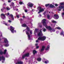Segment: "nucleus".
Instances as JSON below:
<instances>
[{"label":"nucleus","instance_id":"774afa93","mask_svg":"<svg viewBox=\"0 0 64 64\" xmlns=\"http://www.w3.org/2000/svg\"><path fill=\"white\" fill-rule=\"evenodd\" d=\"M2 63H4V61H2Z\"/></svg>","mask_w":64,"mask_h":64},{"label":"nucleus","instance_id":"4be33fe9","mask_svg":"<svg viewBox=\"0 0 64 64\" xmlns=\"http://www.w3.org/2000/svg\"><path fill=\"white\" fill-rule=\"evenodd\" d=\"M4 42L5 43H8V40L7 39H5L4 40Z\"/></svg>","mask_w":64,"mask_h":64},{"label":"nucleus","instance_id":"0e129e2a","mask_svg":"<svg viewBox=\"0 0 64 64\" xmlns=\"http://www.w3.org/2000/svg\"><path fill=\"white\" fill-rule=\"evenodd\" d=\"M16 10L18 11V8H17L16 9Z\"/></svg>","mask_w":64,"mask_h":64},{"label":"nucleus","instance_id":"ddd939ff","mask_svg":"<svg viewBox=\"0 0 64 64\" xmlns=\"http://www.w3.org/2000/svg\"><path fill=\"white\" fill-rule=\"evenodd\" d=\"M22 27H27L28 26H27L26 24L24 23L22 25Z\"/></svg>","mask_w":64,"mask_h":64},{"label":"nucleus","instance_id":"6ab92c4d","mask_svg":"<svg viewBox=\"0 0 64 64\" xmlns=\"http://www.w3.org/2000/svg\"><path fill=\"white\" fill-rule=\"evenodd\" d=\"M49 48H50V46L49 45H48L47 46L46 48V51H47V50H49Z\"/></svg>","mask_w":64,"mask_h":64},{"label":"nucleus","instance_id":"bb28decb","mask_svg":"<svg viewBox=\"0 0 64 64\" xmlns=\"http://www.w3.org/2000/svg\"><path fill=\"white\" fill-rule=\"evenodd\" d=\"M3 54V51H0V55H2Z\"/></svg>","mask_w":64,"mask_h":64},{"label":"nucleus","instance_id":"473e14b6","mask_svg":"<svg viewBox=\"0 0 64 64\" xmlns=\"http://www.w3.org/2000/svg\"><path fill=\"white\" fill-rule=\"evenodd\" d=\"M19 4L20 5H22V4H23V2H19Z\"/></svg>","mask_w":64,"mask_h":64},{"label":"nucleus","instance_id":"f3484780","mask_svg":"<svg viewBox=\"0 0 64 64\" xmlns=\"http://www.w3.org/2000/svg\"><path fill=\"white\" fill-rule=\"evenodd\" d=\"M38 40H39L40 41H42V36H40L38 37Z\"/></svg>","mask_w":64,"mask_h":64},{"label":"nucleus","instance_id":"9d476101","mask_svg":"<svg viewBox=\"0 0 64 64\" xmlns=\"http://www.w3.org/2000/svg\"><path fill=\"white\" fill-rule=\"evenodd\" d=\"M42 41H43L45 40L46 39V37L45 36H42Z\"/></svg>","mask_w":64,"mask_h":64},{"label":"nucleus","instance_id":"0eeeda50","mask_svg":"<svg viewBox=\"0 0 64 64\" xmlns=\"http://www.w3.org/2000/svg\"><path fill=\"white\" fill-rule=\"evenodd\" d=\"M44 11V8H40V10H39V12H38V14H40V12Z\"/></svg>","mask_w":64,"mask_h":64},{"label":"nucleus","instance_id":"cd10ccee","mask_svg":"<svg viewBox=\"0 0 64 64\" xmlns=\"http://www.w3.org/2000/svg\"><path fill=\"white\" fill-rule=\"evenodd\" d=\"M47 18L48 19H49L50 18V16L49 14H48L47 16Z\"/></svg>","mask_w":64,"mask_h":64},{"label":"nucleus","instance_id":"9b49d317","mask_svg":"<svg viewBox=\"0 0 64 64\" xmlns=\"http://www.w3.org/2000/svg\"><path fill=\"white\" fill-rule=\"evenodd\" d=\"M45 47L44 46H42V49L40 50V52H42V51H43L45 49Z\"/></svg>","mask_w":64,"mask_h":64},{"label":"nucleus","instance_id":"052dcab7","mask_svg":"<svg viewBox=\"0 0 64 64\" xmlns=\"http://www.w3.org/2000/svg\"><path fill=\"white\" fill-rule=\"evenodd\" d=\"M25 16H23V18H25Z\"/></svg>","mask_w":64,"mask_h":64},{"label":"nucleus","instance_id":"6e6552de","mask_svg":"<svg viewBox=\"0 0 64 64\" xmlns=\"http://www.w3.org/2000/svg\"><path fill=\"white\" fill-rule=\"evenodd\" d=\"M54 18L55 19H58L59 18V16L58 15L55 14L54 15Z\"/></svg>","mask_w":64,"mask_h":64},{"label":"nucleus","instance_id":"393cba45","mask_svg":"<svg viewBox=\"0 0 64 64\" xmlns=\"http://www.w3.org/2000/svg\"><path fill=\"white\" fill-rule=\"evenodd\" d=\"M4 46L5 47H8L9 46V45L8 43H7V44H5L4 45Z\"/></svg>","mask_w":64,"mask_h":64},{"label":"nucleus","instance_id":"4468645a","mask_svg":"<svg viewBox=\"0 0 64 64\" xmlns=\"http://www.w3.org/2000/svg\"><path fill=\"white\" fill-rule=\"evenodd\" d=\"M37 53V51L35 50H34L33 51V54L34 55H35Z\"/></svg>","mask_w":64,"mask_h":64},{"label":"nucleus","instance_id":"5701e85b","mask_svg":"<svg viewBox=\"0 0 64 64\" xmlns=\"http://www.w3.org/2000/svg\"><path fill=\"white\" fill-rule=\"evenodd\" d=\"M41 58H38L37 59V60L38 61H41Z\"/></svg>","mask_w":64,"mask_h":64},{"label":"nucleus","instance_id":"b1692460","mask_svg":"<svg viewBox=\"0 0 64 64\" xmlns=\"http://www.w3.org/2000/svg\"><path fill=\"white\" fill-rule=\"evenodd\" d=\"M50 8H54V6L53 5H52V4H50Z\"/></svg>","mask_w":64,"mask_h":64},{"label":"nucleus","instance_id":"3c124183","mask_svg":"<svg viewBox=\"0 0 64 64\" xmlns=\"http://www.w3.org/2000/svg\"><path fill=\"white\" fill-rule=\"evenodd\" d=\"M55 6H58V4H55Z\"/></svg>","mask_w":64,"mask_h":64},{"label":"nucleus","instance_id":"7ed1b4c3","mask_svg":"<svg viewBox=\"0 0 64 64\" xmlns=\"http://www.w3.org/2000/svg\"><path fill=\"white\" fill-rule=\"evenodd\" d=\"M27 6L28 7L32 8L33 6V4L31 2H29Z\"/></svg>","mask_w":64,"mask_h":64},{"label":"nucleus","instance_id":"1a4fd4ad","mask_svg":"<svg viewBox=\"0 0 64 64\" xmlns=\"http://www.w3.org/2000/svg\"><path fill=\"white\" fill-rule=\"evenodd\" d=\"M2 59L3 61H5V57L3 56H2V57L0 56V61H1Z\"/></svg>","mask_w":64,"mask_h":64},{"label":"nucleus","instance_id":"a211bd4d","mask_svg":"<svg viewBox=\"0 0 64 64\" xmlns=\"http://www.w3.org/2000/svg\"><path fill=\"white\" fill-rule=\"evenodd\" d=\"M38 36H42L43 35V34L42 33L39 32L38 34Z\"/></svg>","mask_w":64,"mask_h":64},{"label":"nucleus","instance_id":"8fccbe9b","mask_svg":"<svg viewBox=\"0 0 64 64\" xmlns=\"http://www.w3.org/2000/svg\"><path fill=\"white\" fill-rule=\"evenodd\" d=\"M4 24L6 26H8V24H7V23H4Z\"/></svg>","mask_w":64,"mask_h":64},{"label":"nucleus","instance_id":"c9c22d12","mask_svg":"<svg viewBox=\"0 0 64 64\" xmlns=\"http://www.w3.org/2000/svg\"><path fill=\"white\" fill-rule=\"evenodd\" d=\"M26 57L25 56L24 54L23 55V56H22V59H24V58Z\"/></svg>","mask_w":64,"mask_h":64},{"label":"nucleus","instance_id":"79ce46f5","mask_svg":"<svg viewBox=\"0 0 64 64\" xmlns=\"http://www.w3.org/2000/svg\"><path fill=\"white\" fill-rule=\"evenodd\" d=\"M4 10V9L2 8L1 9V11H2V12H3Z\"/></svg>","mask_w":64,"mask_h":64},{"label":"nucleus","instance_id":"f257e3e1","mask_svg":"<svg viewBox=\"0 0 64 64\" xmlns=\"http://www.w3.org/2000/svg\"><path fill=\"white\" fill-rule=\"evenodd\" d=\"M26 29L27 30V31H26V34L28 35V40H30V34H29V33L28 32H30V29L27 26L26 27Z\"/></svg>","mask_w":64,"mask_h":64},{"label":"nucleus","instance_id":"bf43d9fd","mask_svg":"<svg viewBox=\"0 0 64 64\" xmlns=\"http://www.w3.org/2000/svg\"><path fill=\"white\" fill-rule=\"evenodd\" d=\"M39 16H40V17H41V16H42L41 14H40L39 15Z\"/></svg>","mask_w":64,"mask_h":64},{"label":"nucleus","instance_id":"4c0bfd02","mask_svg":"<svg viewBox=\"0 0 64 64\" xmlns=\"http://www.w3.org/2000/svg\"><path fill=\"white\" fill-rule=\"evenodd\" d=\"M6 9L7 10H10V9L9 8H6Z\"/></svg>","mask_w":64,"mask_h":64},{"label":"nucleus","instance_id":"09e8293b","mask_svg":"<svg viewBox=\"0 0 64 64\" xmlns=\"http://www.w3.org/2000/svg\"><path fill=\"white\" fill-rule=\"evenodd\" d=\"M8 2L9 3H10V2H11V0H8Z\"/></svg>","mask_w":64,"mask_h":64},{"label":"nucleus","instance_id":"39448f33","mask_svg":"<svg viewBox=\"0 0 64 64\" xmlns=\"http://www.w3.org/2000/svg\"><path fill=\"white\" fill-rule=\"evenodd\" d=\"M45 27L47 29H48V30H51L52 29L51 28V27L50 26H45Z\"/></svg>","mask_w":64,"mask_h":64},{"label":"nucleus","instance_id":"dca6fc26","mask_svg":"<svg viewBox=\"0 0 64 64\" xmlns=\"http://www.w3.org/2000/svg\"><path fill=\"white\" fill-rule=\"evenodd\" d=\"M60 35H63V37H64V31H63L62 30L60 34Z\"/></svg>","mask_w":64,"mask_h":64},{"label":"nucleus","instance_id":"aec40b11","mask_svg":"<svg viewBox=\"0 0 64 64\" xmlns=\"http://www.w3.org/2000/svg\"><path fill=\"white\" fill-rule=\"evenodd\" d=\"M64 6H60L58 8H60V9H64Z\"/></svg>","mask_w":64,"mask_h":64},{"label":"nucleus","instance_id":"13d9d810","mask_svg":"<svg viewBox=\"0 0 64 64\" xmlns=\"http://www.w3.org/2000/svg\"><path fill=\"white\" fill-rule=\"evenodd\" d=\"M12 5H14V3H13V2H12Z\"/></svg>","mask_w":64,"mask_h":64},{"label":"nucleus","instance_id":"c85d7f7f","mask_svg":"<svg viewBox=\"0 0 64 64\" xmlns=\"http://www.w3.org/2000/svg\"><path fill=\"white\" fill-rule=\"evenodd\" d=\"M38 29H37V28L35 30V32H37L38 31Z\"/></svg>","mask_w":64,"mask_h":64},{"label":"nucleus","instance_id":"5fc2aeb1","mask_svg":"<svg viewBox=\"0 0 64 64\" xmlns=\"http://www.w3.org/2000/svg\"><path fill=\"white\" fill-rule=\"evenodd\" d=\"M58 10L60 11H61V9H58Z\"/></svg>","mask_w":64,"mask_h":64},{"label":"nucleus","instance_id":"e433bc0d","mask_svg":"<svg viewBox=\"0 0 64 64\" xmlns=\"http://www.w3.org/2000/svg\"><path fill=\"white\" fill-rule=\"evenodd\" d=\"M30 33L31 34H32V30H30Z\"/></svg>","mask_w":64,"mask_h":64},{"label":"nucleus","instance_id":"2eb2a0df","mask_svg":"<svg viewBox=\"0 0 64 64\" xmlns=\"http://www.w3.org/2000/svg\"><path fill=\"white\" fill-rule=\"evenodd\" d=\"M10 16L12 20H14V16H13V15L12 14H10Z\"/></svg>","mask_w":64,"mask_h":64},{"label":"nucleus","instance_id":"6e6d98bb","mask_svg":"<svg viewBox=\"0 0 64 64\" xmlns=\"http://www.w3.org/2000/svg\"><path fill=\"white\" fill-rule=\"evenodd\" d=\"M38 40H36V43H37V42H38Z\"/></svg>","mask_w":64,"mask_h":64},{"label":"nucleus","instance_id":"412c9836","mask_svg":"<svg viewBox=\"0 0 64 64\" xmlns=\"http://www.w3.org/2000/svg\"><path fill=\"white\" fill-rule=\"evenodd\" d=\"M26 57H29V53H28L27 54H24Z\"/></svg>","mask_w":64,"mask_h":64},{"label":"nucleus","instance_id":"680f3d73","mask_svg":"<svg viewBox=\"0 0 64 64\" xmlns=\"http://www.w3.org/2000/svg\"><path fill=\"white\" fill-rule=\"evenodd\" d=\"M40 33H42V31H41V30H40Z\"/></svg>","mask_w":64,"mask_h":64},{"label":"nucleus","instance_id":"f8f14e48","mask_svg":"<svg viewBox=\"0 0 64 64\" xmlns=\"http://www.w3.org/2000/svg\"><path fill=\"white\" fill-rule=\"evenodd\" d=\"M16 64H24L23 62L22 61H19L16 63Z\"/></svg>","mask_w":64,"mask_h":64},{"label":"nucleus","instance_id":"a19ab883","mask_svg":"<svg viewBox=\"0 0 64 64\" xmlns=\"http://www.w3.org/2000/svg\"><path fill=\"white\" fill-rule=\"evenodd\" d=\"M52 22L53 23H56V22L54 21H52Z\"/></svg>","mask_w":64,"mask_h":64},{"label":"nucleus","instance_id":"72a5a7b5","mask_svg":"<svg viewBox=\"0 0 64 64\" xmlns=\"http://www.w3.org/2000/svg\"><path fill=\"white\" fill-rule=\"evenodd\" d=\"M57 29H58L59 30H60V29H61V28L59 27H57Z\"/></svg>","mask_w":64,"mask_h":64},{"label":"nucleus","instance_id":"20e7f679","mask_svg":"<svg viewBox=\"0 0 64 64\" xmlns=\"http://www.w3.org/2000/svg\"><path fill=\"white\" fill-rule=\"evenodd\" d=\"M10 29L12 32V33H14V28L12 26H10Z\"/></svg>","mask_w":64,"mask_h":64},{"label":"nucleus","instance_id":"37998d69","mask_svg":"<svg viewBox=\"0 0 64 64\" xmlns=\"http://www.w3.org/2000/svg\"><path fill=\"white\" fill-rule=\"evenodd\" d=\"M62 16L63 15H64V12H62Z\"/></svg>","mask_w":64,"mask_h":64},{"label":"nucleus","instance_id":"c756f323","mask_svg":"<svg viewBox=\"0 0 64 64\" xmlns=\"http://www.w3.org/2000/svg\"><path fill=\"white\" fill-rule=\"evenodd\" d=\"M49 5H50V4H46L45 5V6L46 7H48V6H49Z\"/></svg>","mask_w":64,"mask_h":64},{"label":"nucleus","instance_id":"2f4dec72","mask_svg":"<svg viewBox=\"0 0 64 64\" xmlns=\"http://www.w3.org/2000/svg\"><path fill=\"white\" fill-rule=\"evenodd\" d=\"M46 29L44 28L43 29V31H44V32H46Z\"/></svg>","mask_w":64,"mask_h":64},{"label":"nucleus","instance_id":"864d4df0","mask_svg":"<svg viewBox=\"0 0 64 64\" xmlns=\"http://www.w3.org/2000/svg\"><path fill=\"white\" fill-rule=\"evenodd\" d=\"M20 21H23V19L22 18H20Z\"/></svg>","mask_w":64,"mask_h":64},{"label":"nucleus","instance_id":"f704fd0d","mask_svg":"<svg viewBox=\"0 0 64 64\" xmlns=\"http://www.w3.org/2000/svg\"><path fill=\"white\" fill-rule=\"evenodd\" d=\"M49 62L48 61L47 62L46 61H45L44 63H46V64H47Z\"/></svg>","mask_w":64,"mask_h":64},{"label":"nucleus","instance_id":"69168bd1","mask_svg":"<svg viewBox=\"0 0 64 64\" xmlns=\"http://www.w3.org/2000/svg\"><path fill=\"white\" fill-rule=\"evenodd\" d=\"M14 32H15V33H16V30H15L14 31Z\"/></svg>","mask_w":64,"mask_h":64},{"label":"nucleus","instance_id":"ea45409f","mask_svg":"<svg viewBox=\"0 0 64 64\" xmlns=\"http://www.w3.org/2000/svg\"><path fill=\"white\" fill-rule=\"evenodd\" d=\"M24 11H25V12H28V10H24Z\"/></svg>","mask_w":64,"mask_h":64},{"label":"nucleus","instance_id":"338daca9","mask_svg":"<svg viewBox=\"0 0 64 64\" xmlns=\"http://www.w3.org/2000/svg\"><path fill=\"white\" fill-rule=\"evenodd\" d=\"M3 8L4 9H6V8H5V7H4V8Z\"/></svg>","mask_w":64,"mask_h":64},{"label":"nucleus","instance_id":"603ef678","mask_svg":"<svg viewBox=\"0 0 64 64\" xmlns=\"http://www.w3.org/2000/svg\"><path fill=\"white\" fill-rule=\"evenodd\" d=\"M39 47V46H37L36 47V49H38Z\"/></svg>","mask_w":64,"mask_h":64},{"label":"nucleus","instance_id":"e2e57ef3","mask_svg":"<svg viewBox=\"0 0 64 64\" xmlns=\"http://www.w3.org/2000/svg\"><path fill=\"white\" fill-rule=\"evenodd\" d=\"M38 45V44H36L35 45L36 46H37Z\"/></svg>","mask_w":64,"mask_h":64},{"label":"nucleus","instance_id":"7c9ffc66","mask_svg":"<svg viewBox=\"0 0 64 64\" xmlns=\"http://www.w3.org/2000/svg\"><path fill=\"white\" fill-rule=\"evenodd\" d=\"M41 8V7L40 6H38L37 8V9H38V10L39 11V10H40V8Z\"/></svg>","mask_w":64,"mask_h":64},{"label":"nucleus","instance_id":"4d7b16f0","mask_svg":"<svg viewBox=\"0 0 64 64\" xmlns=\"http://www.w3.org/2000/svg\"><path fill=\"white\" fill-rule=\"evenodd\" d=\"M9 56V55H6V57H8V56Z\"/></svg>","mask_w":64,"mask_h":64},{"label":"nucleus","instance_id":"a878e982","mask_svg":"<svg viewBox=\"0 0 64 64\" xmlns=\"http://www.w3.org/2000/svg\"><path fill=\"white\" fill-rule=\"evenodd\" d=\"M6 52H7V50H4L3 52V54H5L6 53Z\"/></svg>","mask_w":64,"mask_h":64},{"label":"nucleus","instance_id":"de8ad7c7","mask_svg":"<svg viewBox=\"0 0 64 64\" xmlns=\"http://www.w3.org/2000/svg\"><path fill=\"white\" fill-rule=\"evenodd\" d=\"M8 22H9L10 23H11V22H11V21L10 20H8Z\"/></svg>","mask_w":64,"mask_h":64},{"label":"nucleus","instance_id":"f03ea898","mask_svg":"<svg viewBox=\"0 0 64 64\" xmlns=\"http://www.w3.org/2000/svg\"><path fill=\"white\" fill-rule=\"evenodd\" d=\"M46 20L45 19H44L42 20V22L44 26H46Z\"/></svg>","mask_w":64,"mask_h":64},{"label":"nucleus","instance_id":"58836bf2","mask_svg":"<svg viewBox=\"0 0 64 64\" xmlns=\"http://www.w3.org/2000/svg\"><path fill=\"white\" fill-rule=\"evenodd\" d=\"M10 15V14L9 13H8L7 14H6V16H9Z\"/></svg>","mask_w":64,"mask_h":64},{"label":"nucleus","instance_id":"c03bdc74","mask_svg":"<svg viewBox=\"0 0 64 64\" xmlns=\"http://www.w3.org/2000/svg\"><path fill=\"white\" fill-rule=\"evenodd\" d=\"M52 30L53 31V32H55V30L54 29H52Z\"/></svg>","mask_w":64,"mask_h":64},{"label":"nucleus","instance_id":"49530a36","mask_svg":"<svg viewBox=\"0 0 64 64\" xmlns=\"http://www.w3.org/2000/svg\"><path fill=\"white\" fill-rule=\"evenodd\" d=\"M40 28H42V25H40Z\"/></svg>","mask_w":64,"mask_h":64},{"label":"nucleus","instance_id":"a18cd8bd","mask_svg":"<svg viewBox=\"0 0 64 64\" xmlns=\"http://www.w3.org/2000/svg\"><path fill=\"white\" fill-rule=\"evenodd\" d=\"M16 17H17V18H19V16L18 15H17Z\"/></svg>","mask_w":64,"mask_h":64},{"label":"nucleus","instance_id":"423d86ee","mask_svg":"<svg viewBox=\"0 0 64 64\" xmlns=\"http://www.w3.org/2000/svg\"><path fill=\"white\" fill-rule=\"evenodd\" d=\"M0 16L3 19H4V18H6L5 16L3 14H1Z\"/></svg>","mask_w":64,"mask_h":64}]
</instances>
